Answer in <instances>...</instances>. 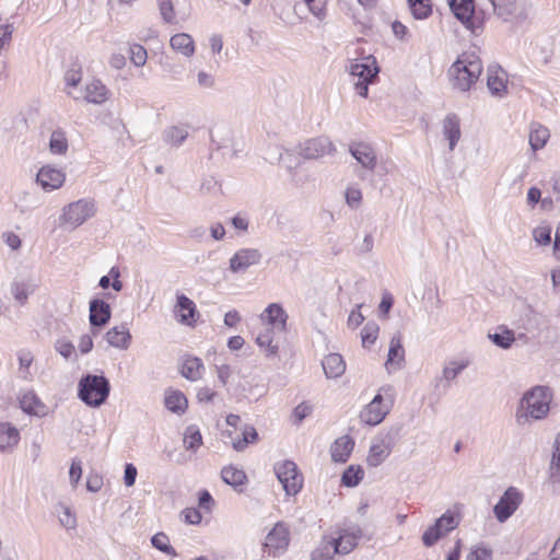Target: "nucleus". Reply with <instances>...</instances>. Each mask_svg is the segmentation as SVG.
I'll return each instance as SVG.
<instances>
[{"label":"nucleus","instance_id":"obj_22","mask_svg":"<svg viewBox=\"0 0 560 560\" xmlns=\"http://www.w3.org/2000/svg\"><path fill=\"white\" fill-rule=\"evenodd\" d=\"M487 86L491 95L503 97L508 93V74L497 66L489 67L487 71Z\"/></svg>","mask_w":560,"mask_h":560},{"label":"nucleus","instance_id":"obj_39","mask_svg":"<svg viewBox=\"0 0 560 560\" xmlns=\"http://www.w3.org/2000/svg\"><path fill=\"white\" fill-rule=\"evenodd\" d=\"M81 80L82 73L79 69H71L65 75V91L74 101H81V90H78Z\"/></svg>","mask_w":560,"mask_h":560},{"label":"nucleus","instance_id":"obj_25","mask_svg":"<svg viewBox=\"0 0 560 560\" xmlns=\"http://www.w3.org/2000/svg\"><path fill=\"white\" fill-rule=\"evenodd\" d=\"M225 435H226V438L230 439L232 447L237 452L244 451L249 443H254L258 439V433H257L256 429L249 424H245L241 429L242 438L235 436L234 432L231 430H228L225 432Z\"/></svg>","mask_w":560,"mask_h":560},{"label":"nucleus","instance_id":"obj_53","mask_svg":"<svg viewBox=\"0 0 560 560\" xmlns=\"http://www.w3.org/2000/svg\"><path fill=\"white\" fill-rule=\"evenodd\" d=\"M308 11L318 20L324 21L327 16L326 0H303Z\"/></svg>","mask_w":560,"mask_h":560},{"label":"nucleus","instance_id":"obj_50","mask_svg":"<svg viewBox=\"0 0 560 560\" xmlns=\"http://www.w3.org/2000/svg\"><path fill=\"white\" fill-rule=\"evenodd\" d=\"M489 339L498 347L502 349H509L515 341L514 332L509 329H504L500 332L489 335Z\"/></svg>","mask_w":560,"mask_h":560},{"label":"nucleus","instance_id":"obj_6","mask_svg":"<svg viewBox=\"0 0 560 560\" xmlns=\"http://www.w3.org/2000/svg\"><path fill=\"white\" fill-rule=\"evenodd\" d=\"M390 387H382L374 398L361 410L360 420L368 425L380 424L393 407Z\"/></svg>","mask_w":560,"mask_h":560},{"label":"nucleus","instance_id":"obj_10","mask_svg":"<svg viewBox=\"0 0 560 560\" xmlns=\"http://www.w3.org/2000/svg\"><path fill=\"white\" fill-rule=\"evenodd\" d=\"M524 493L516 487H509L493 506V515L499 523H505L521 506Z\"/></svg>","mask_w":560,"mask_h":560},{"label":"nucleus","instance_id":"obj_15","mask_svg":"<svg viewBox=\"0 0 560 560\" xmlns=\"http://www.w3.org/2000/svg\"><path fill=\"white\" fill-rule=\"evenodd\" d=\"M442 140L446 142L450 152H453L463 138L462 119L455 113L446 114L441 120Z\"/></svg>","mask_w":560,"mask_h":560},{"label":"nucleus","instance_id":"obj_21","mask_svg":"<svg viewBox=\"0 0 560 560\" xmlns=\"http://www.w3.org/2000/svg\"><path fill=\"white\" fill-rule=\"evenodd\" d=\"M350 154L365 170L374 171L377 165V155L374 148L365 142L352 143L349 147Z\"/></svg>","mask_w":560,"mask_h":560},{"label":"nucleus","instance_id":"obj_46","mask_svg":"<svg viewBox=\"0 0 560 560\" xmlns=\"http://www.w3.org/2000/svg\"><path fill=\"white\" fill-rule=\"evenodd\" d=\"M202 444L200 430L196 425H189L184 433V445L188 451H197Z\"/></svg>","mask_w":560,"mask_h":560},{"label":"nucleus","instance_id":"obj_35","mask_svg":"<svg viewBox=\"0 0 560 560\" xmlns=\"http://www.w3.org/2000/svg\"><path fill=\"white\" fill-rule=\"evenodd\" d=\"M55 514L59 524L67 530H73L78 526L77 514L73 509L65 502H58L55 506Z\"/></svg>","mask_w":560,"mask_h":560},{"label":"nucleus","instance_id":"obj_24","mask_svg":"<svg viewBox=\"0 0 560 560\" xmlns=\"http://www.w3.org/2000/svg\"><path fill=\"white\" fill-rule=\"evenodd\" d=\"M90 324L94 327H102L110 319L109 304L103 300H92L90 302Z\"/></svg>","mask_w":560,"mask_h":560},{"label":"nucleus","instance_id":"obj_32","mask_svg":"<svg viewBox=\"0 0 560 560\" xmlns=\"http://www.w3.org/2000/svg\"><path fill=\"white\" fill-rule=\"evenodd\" d=\"M23 411L37 417H45L48 413V407L33 392L25 393L20 400Z\"/></svg>","mask_w":560,"mask_h":560},{"label":"nucleus","instance_id":"obj_17","mask_svg":"<svg viewBox=\"0 0 560 560\" xmlns=\"http://www.w3.org/2000/svg\"><path fill=\"white\" fill-rule=\"evenodd\" d=\"M289 315L280 303H270L260 313L261 325L271 326V329L288 330Z\"/></svg>","mask_w":560,"mask_h":560},{"label":"nucleus","instance_id":"obj_52","mask_svg":"<svg viewBox=\"0 0 560 560\" xmlns=\"http://www.w3.org/2000/svg\"><path fill=\"white\" fill-rule=\"evenodd\" d=\"M490 1L493 5L494 12L503 19H508L509 16H511L516 9L515 0H490Z\"/></svg>","mask_w":560,"mask_h":560},{"label":"nucleus","instance_id":"obj_26","mask_svg":"<svg viewBox=\"0 0 560 560\" xmlns=\"http://www.w3.org/2000/svg\"><path fill=\"white\" fill-rule=\"evenodd\" d=\"M170 46L175 52L185 58L192 57L196 51L195 40L187 33H177L171 36Z\"/></svg>","mask_w":560,"mask_h":560},{"label":"nucleus","instance_id":"obj_4","mask_svg":"<svg viewBox=\"0 0 560 560\" xmlns=\"http://www.w3.org/2000/svg\"><path fill=\"white\" fill-rule=\"evenodd\" d=\"M361 536L362 530L358 525L341 529L338 536H325L322 541L323 556L332 558L335 555H348L357 546Z\"/></svg>","mask_w":560,"mask_h":560},{"label":"nucleus","instance_id":"obj_11","mask_svg":"<svg viewBox=\"0 0 560 560\" xmlns=\"http://www.w3.org/2000/svg\"><path fill=\"white\" fill-rule=\"evenodd\" d=\"M275 472L288 495H295L303 485V477L298 470L295 463L283 460L275 466Z\"/></svg>","mask_w":560,"mask_h":560},{"label":"nucleus","instance_id":"obj_30","mask_svg":"<svg viewBox=\"0 0 560 560\" xmlns=\"http://www.w3.org/2000/svg\"><path fill=\"white\" fill-rule=\"evenodd\" d=\"M322 365L324 373L328 378H339L346 372V362L339 353L327 354L324 358Z\"/></svg>","mask_w":560,"mask_h":560},{"label":"nucleus","instance_id":"obj_48","mask_svg":"<svg viewBox=\"0 0 560 560\" xmlns=\"http://www.w3.org/2000/svg\"><path fill=\"white\" fill-rule=\"evenodd\" d=\"M156 4L164 23L173 24L176 22V12L172 0H156Z\"/></svg>","mask_w":560,"mask_h":560},{"label":"nucleus","instance_id":"obj_34","mask_svg":"<svg viewBox=\"0 0 560 560\" xmlns=\"http://www.w3.org/2000/svg\"><path fill=\"white\" fill-rule=\"evenodd\" d=\"M550 138V131L539 122H532L529 126L528 142L534 152L541 150Z\"/></svg>","mask_w":560,"mask_h":560},{"label":"nucleus","instance_id":"obj_36","mask_svg":"<svg viewBox=\"0 0 560 560\" xmlns=\"http://www.w3.org/2000/svg\"><path fill=\"white\" fill-rule=\"evenodd\" d=\"M450 7L454 15L465 25L470 23L475 12L474 0H450Z\"/></svg>","mask_w":560,"mask_h":560},{"label":"nucleus","instance_id":"obj_38","mask_svg":"<svg viewBox=\"0 0 560 560\" xmlns=\"http://www.w3.org/2000/svg\"><path fill=\"white\" fill-rule=\"evenodd\" d=\"M165 407L174 413H183L187 409L188 400L178 389H167L164 397Z\"/></svg>","mask_w":560,"mask_h":560},{"label":"nucleus","instance_id":"obj_44","mask_svg":"<svg viewBox=\"0 0 560 560\" xmlns=\"http://www.w3.org/2000/svg\"><path fill=\"white\" fill-rule=\"evenodd\" d=\"M549 479L552 483H560V433L555 441V451L549 466Z\"/></svg>","mask_w":560,"mask_h":560},{"label":"nucleus","instance_id":"obj_57","mask_svg":"<svg viewBox=\"0 0 560 560\" xmlns=\"http://www.w3.org/2000/svg\"><path fill=\"white\" fill-rule=\"evenodd\" d=\"M151 542H152L153 547L165 552L167 556L174 555L173 548L170 546V539L165 534H163V533L155 534L152 537Z\"/></svg>","mask_w":560,"mask_h":560},{"label":"nucleus","instance_id":"obj_23","mask_svg":"<svg viewBox=\"0 0 560 560\" xmlns=\"http://www.w3.org/2000/svg\"><path fill=\"white\" fill-rule=\"evenodd\" d=\"M20 442V431L10 422H0V452H12Z\"/></svg>","mask_w":560,"mask_h":560},{"label":"nucleus","instance_id":"obj_56","mask_svg":"<svg viewBox=\"0 0 560 560\" xmlns=\"http://www.w3.org/2000/svg\"><path fill=\"white\" fill-rule=\"evenodd\" d=\"M148 59L147 50L143 46L135 44L130 46V60L136 67H142Z\"/></svg>","mask_w":560,"mask_h":560},{"label":"nucleus","instance_id":"obj_61","mask_svg":"<svg viewBox=\"0 0 560 560\" xmlns=\"http://www.w3.org/2000/svg\"><path fill=\"white\" fill-rule=\"evenodd\" d=\"M215 371H217L219 382L223 386H225L229 383L231 376L233 375L232 366L229 364H220V365L215 366Z\"/></svg>","mask_w":560,"mask_h":560},{"label":"nucleus","instance_id":"obj_27","mask_svg":"<svg viewBox=\"0 0 560 560\" xmlns=\"http://www.w3.org/2000/svg\"><path fill=\"white\" fill-rule=\"evenodd\" d=\"M205 365L201 359L192 355H185L180 365V374L191 381L196 382L202 378Z\"/></svg>","mask_w":560,"mask_h":560},{"label":"nucleus","instance_id":"obj_45","mask_svg":"<svg viewBox=\"0 0 560 560\" xmlns=\"http://www.w3.org/2000/svg\"><path fill=\"white\" fill-rule=\"evenodd\" d=\"M49 150L52 154L63 155L68 151V140L62 130L52 131L49 139Z\"/></svg>","mask_w":560,"mask_h":560},{"label":"nucleus","instance_id":"obj_64","mask_svg":"<svg viewBox=\"0 0 560 560\" xmlns=\"http://www.w3.org/2000/svg\"><path fill=\"white\" fill-rule=\"evenodd\" d=\"M103 486V478L98 474H91L86 479V489L90 492H98Z\"/></svg>","mask_w":560,"mask_h":560},{"label":"nucleus","instance_id":"obj_19","mask_svg":"<svg viewBox=\"0 0 560 560\" xmlns=\"http://www.w3.org/2000/svg\"><path fill=\"white\" fill-rule=\"evenodd\" d=\"M174 313L177 320L187 326H194L199 317L195 302L185 294L176 295Z\"/></svg>","mask_w":560,"mask_h":560},{"label":"nucleus","instance_id":"obj_59","mask_svg":"<svg viewBox=\"0 0 560 560\" xmlns=\"http://www.w3.org/2000/svg\"><path fill=\"white\" fill-rule=\"evenodd\" d=\"M312 412V406L306 402L298 405L292 412L294 423H301Z\"/></svg>","mask_w":560,"mask_h":560},{"label":"nucleus","instance_id":"obj_16","mask_svg":"<svg viewBox=\"0 0 560 560\" xmlns=\"http://www.w3.org/2000/svg\"><path fill=\"white\" fill-rule=\"evenodd\" d=\"M66 180V173L62 168L52 165H44L36 175V182L43 190L50 192L62 187Z\"/></svg>","mask_w":560,"mask_h":560},{"label":"nucleus","instance_id":"obj_18","mask_svg":"<svg viewBox=\"0 0 560 560\" xmlns=\"http://www.w3.org/2000/svg\"><path fill=\"white\" fill-rule=\"evenodd\" d=\"M109 89L98 79H91L81 90V100L86 103L101 105L110 98Z\"/></svg>","mask_w":560,"mask_h":560},{"label":"nucleus","instance_id":"obj_51","mask_svg":"<svg viewBox=\"0 0 560 560\" xmlns=\"http://www.w3.org/2000/svg\"><path fill=\"white\" fill-rule=\"evenodd\" d=\"M412 15L422 20L430 15L431 5L430 0H408Z\"/></svg>","mask_w":560,"mask_h":560},{"label":"nucleus","instance_id":"obj_31","mask_svg":"<svg viewBox=\"0 0 560 560\" xmlns=\"http://www.w3.org/2000/svg\"><path fill=\"white\" fill-rule=\"evenodd\" d=\"M354 443L348 435L337 439L330 446L331 459L336 463H346L353 451Z\"/></svg>","mask_w":560,"mask_h":560},{"label":"nucleus","instance_id":"obj_47","mask_svg":"<svg viewBox=\"0 0 560 560\" xmlns=\"http://www.w3.org/2000/svg\"><path fill=\"white\" fill-rule=\"evenodd\" d=\"M362 190L358 184H351L346 188L345 199L348 207L353 210H357L361 207L362 203Z\"/></svg>","mask_w":560,"mask_h":560},{"label":"nucleus","instance_id":"obj_37","mask_svg":"<svg viewBox=\"0 0 560 560\" xmlns=\"http://www.w3.org/2000/svg\"><path fill=\"white\" fill-rule=\"evenodd\" d=\"M37 284L31 279L14 281L11 285V293L14 300L21 305L25 304L28 296L35 292Z\"/></svg>","mask_w":560,"mask_h":560},{"label":"nucleus","instance_id":"obj_28","mask_svg":"<svg viewBox=\"0 0 560 560\" xmlns=\"http://www.w3.org/2000/svg\"><path fill=\"white\" fill-rule=\"evenodd\" d=\"M471 363L469 357L459 355L448 360L442 370V377L446 382H453Z\"/></svg>","mask_w":560,"mask_h":560},{"label":"nucleus","instance_id":"obj_3","mask_svg":"<svg viewBox=\"0 0 560 560\" xmlns=\"http://www.w3.org/2000/svg\"><path fill=\"white\" fill-rule=\"evenodd\" d=\"M347 69L355 93L361 97H368L369 85L376 79L380 72L376 58L369 55L359 59H352Z\"/></svg>","mask_w":560,"mask_h":560},{"label":"nucleus","instance_id":"obj_1","mask_svg":"<svg viewBox=\"0 0 560 560\" xmlns=\"http://www.w3.org/2000/svg\"><path fill=\"white\" fill-rule=\"evenodd\" d=\"M553 399L552 390L546 386H535L525 392L516 410L518 424H530L547 418Z\"/></svg>","mask_w":560,"mask_h":560},{"label":"nucleus","instance_id":"obj_58","mask_svg":"<svg viewBox=\"0 0 560 560\" xmlns=\"http://www.w3.org/2000/svg\"><path fill=\"white\" fill-rule=\"evenodd\" d=\"M82 477V466L81 462L78 459H73L70 469H69V480L71 483V487L75 489L81 480Z\"/></svg>","mask_w":560,"mask_h":560},{"label":"nucleus","instance_id":"obj_54","mask_svg":"<svg viewBox=\"0 0 560 560\" xmlns=\"http://www.w3.org/2000/svg\"><path fill=\"white\" fill-rule=\"evenodd\" d=\"M492 550L483 542L471 546L467 560H486L491 558Z\"/></svg>","mask_w":560,"mask_h":560},{"label":"nucleus","instance_id":"obj_33","mask_svg":"<svg viewBox=\"0 0 560 560\" xmlns=\"http://www.w3.org/2000/svg\"><path fill=\"white\" fill-rule=\"evenodd\" d=\"M405 361V349L401 343L400 334H396L392 337L389 342L388 355L386 361L387 369H399L401 363Z\"/></svg>","mask_w":560,"mask_h":560},{"label":"nucleus","instance_id":"obj_5","mask_svg":"<svg viewBox=\"0 0 560 560\" xmlns=\"http://www.w3.org/2000/svg\"><path fill=\"white\" fill-rule=\"evenodd\" d=\"M109 383L103 375L89 374L79 382V398L90 407H100L109 395Z\"/></svg>","mask_w":560,"mask_h":560},{"label":"nucleus","instance_id":"obj_9","mask_svg":"<svg viewBox=\"0 0 560 560\" xmlns=\"http://www.w3.org/2000/svg\"><path fill=\"white\" fill-rule=\"evenodd\" d=\"M459 524V517L452 511H446L422 534L421 540L425 547L435 545L442 537L455 529Z\"/></svg>","mask_w":560,"mask_h":560},{"label":"nucleus","instance_id":"obj_62","mask_svg":"<svg viewBox=\"0 0 560 560\" xmlns=\"http://www.w3.org/2000/svg\"><path fill=\"white\" fill-rule=\"evenodd\" d=\"M56 351L65 359H69L74 353V346L68 340H58L55 346Z\"/></svg>","mask_w":560,"mask_h":560},{"label":"nucleus","instance_id":"obj_41","mask_svg":"<svg viewBox=\"0 0 560 560\" xmlns=\"http://www.w3.org/2000/svg\"><path fill=\"white\" fill-rule=\"evenodd\" d=\"M551 224L542 221L532 231V237L537 246H548L551 244Z\"/></svg>","mask_w":560,"mask_h":560},{"label":"nucleus","instance_id":"obj_13","mask_svg":"<svg viewBox=\"0 0 560 560\" xmlns=\"http://www.w3.org/2000/svg\"><path fill=\"white\" fill-rule=\"evenodd\" d=\"M290 530L289 526L283 522H278L267 534L265 541V550L268 557H280L289 546Z\"/></svg>","mask_w":560,"mask_h":560},{"label":"nucleus","instance_id":"obj_7","mask_svg":"<svg viewBox=\"0 0 560 560\" xmlns=\"http://www.w3.org/2000/svg\"><path fill=\"white\" fill-rule=\"evenodd\" d=\"M95 212V203L92 200L80 199L62 208L59 223L61 226L75 230L94 217Z\"/></svg>","mask_w":560,"mask_h":560},{"label":"nucleus","instance_id":"obj_40","mask_svg":"<svg viewBox=\"0 0 560 560\" xmlns=\"http://www.w3.org/2000/svg\"><path fill=\"white\" fill-rule=\"evenodd\" d=\"M188 137V130L183 126H171L163 131V140L171 147H179Z\"/></svg>","mask_w":560,"mask_h":560},{"label":"nucleus","instance_id":"obj_42","mask_svg":"<svg viewBox=\"0 0 560 560\" xmlns=\"http://www.w3.org/2000/svg\"><path fill=\"white\" fill-rule=\"evenodd\" d=\"M223 481L234 488L243 486L246 481V474L234 466H226L221 470Z\"/></svg>","mask_w":560,"mask_h":560},{"label":"nucleus","instance_id":"obj_43","mask_svg":"<svg viewBox=\"0 0 560 560\" xmlns=\"http://www.w3.org/2000/svg\"><path fill=\"white\" fill-rule=\"evenodd\" d=\"M364 477V470L360 465H350L341 476V483L352 488L360 483Z\"/></svg>","mask_w":560,"mask_h":560},{"label":"nucleus","instance_id":"obj_2","mask_svg":"<svg viewBox=\"0 0 560 560\" xmlns=\"http://www.w3.org/2000/svg\"><path fill=\"white\" fill-rule=\"evenodd\" d=\"M482 63L475 54L464 52L451 66L448 74L455 89L466 92L478 81Z\"/></svg>","mask_w":560,"mask_h":560},{"label":"nucleus","instance_id":"obj_14","mask_svg":"<svg viewBox=\"0 0 560 560\" xmlns=\"http://www.w3.org/2000/svg\"><path fill=\"white\" fill-rule=\"evenodd\" d=\"M262 259V254L257 248L243 247L237 249L229 259V270L234 273H244L250 267L257 266Z\"/></svg>","mask_w":560,"mask_h":560},{"label":"nucleus","instance_id":"obj_60","mask_svg":"<svg viewBox=\"0 0 560 560\" xmlns=\"http://www.w3.org/2000/svg\"><path fill=\"white\" fill-rule=\"evenodd\" d=\"M182 515L184 517V521L190 525H198V524H200V522L202 520L201 513L197 509H194V508L185 509L182 512Z\"/></svg>","mask_w":560,"mask_h":560},{"label":"nucleus","instance_id":"obj_55","mask_svg":"<svg viewBox=\"0 0 560 560\" xmlns=\"http://www.w3.org/2000/svg\"><path fill=\"white\" fill-rule=\"evenodd\" d=\"M196 83L200 90H211L215 86V78L208 71L199 70L196 74Z\"/></svg>","mask_w":560,"mask_h":560},{"label":"nucleus","instance_id":"obj_8","mask_svg":"<svg viewBox=\"0 0 560 560\" xmlns=\"http://www.w3.org/2000/svg\"><path fill=\"white\" fill-rule=\"evenodd\" d=\"M394 444V436L389 432L375 435L368 451L366 465L376 468L385 463L393 452Z\"/></svg>","mask_w":560,"mask_h":560},{"label":"nucleus","instance_id":"obj_29","mask_svg":"<svg viewBox=\"0 0 560 560\" xmlns=\"http://www.w3.org/2000/svg\"><path fill=\"white\" fill-rule=\"evenodd\" d=\"M105 338L112 347L119 350H127L131 342L130 331L124 325L112 327Z\"/></svg>","mask_w":560,"mask_h":560},{"label":"nucleus","instance_id":"obj_20","mask_svg":"<svg viewBox=\"0 0 560 560\" xmlns=\"http://www.w3.org/2000/svg\"><path fill=\"white\" fill-rule=\"evenodd\" d=\"M282 329H271V326L262 325L256 335V343L267 358H275L279 352V345L276 342L278 334H284Z\"/></svg>","mask_w":560,"mask_h":560},{"label":"nucleus","instance_id":"obj_63","mask_svg":"<svg viewBox=\"0 0 560 560\" xmlns=\"http://www.w3.org/2000/svg\"><path fill=\"white\" fill-rule=\"evenodd\" d=\"M18 360L20 364V369L27 372L28 368L34 361V355L28 350H21L18 353Z\"/></svg>","mask_w":560,"mask_h":560},{"label":"nucleus","instance_id":"obj_12","mask_svg":"<svg viewBox=\"0 0 560 560\" xmlns=\"http://www.w3.org/2000/svg\"><path fill=\"white\" fill-rule=\"evenodd\" d=\"M335 153L336 147L326 136L307 139L298 147V154L306 160H318Z\"/></svg>","mask_w":560,"mask_h":560},{"label":"nucleus","instance_id":"obj_49","mask_svg":"<svg viewBox=\"0 0 560 560\" xmlns=\"http://www.w3.org/2000/svg\"><path fill=\"white\" fill-rule=\"evenodd\" d=\"M380 327L374 322L365 324L361 331V341L364 348H370L377 339Z\"/></svg>","mask_w":560,"mask_h":560}]
</instances>
